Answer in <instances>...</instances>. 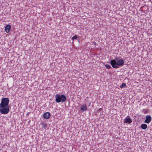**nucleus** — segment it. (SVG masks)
I'll use <instances>...</instances> for the list:
<instances>
[{
  "mask_svg": "<svg viewBox=\"0 0 152 152\" xmlns=\"http://www.w3.org/2000/svg\"><path fill=\"white\" fill-rule=\"evenodd\" d=\"M99 109V110H100L101 109Z\"/></svg>",
  "mask_w": 152,
  "mask_h": 152,
  "instance_id": "dca6fc26",
  "label": "nucleus"
},
{
  "mask_svg": "<svg viewBox=\"0 0 152 152\" xmlns=\"http://www.w3.org/2000/svg\"><path fill=\"white\" fill-rule=\"evenodd\" d=\"M142 112L144 114H145L148 113V111L146 109H143L142 110Z\"/></svg>",
  "mask_w": 152,
  "mask_h": 152,
  "instance_id": "4468645a",
  "label": "nucleus"
},
{
  "mask_svg": "<svg viewBox=\"0 0 152 152\" xmlns=\"http://www.w3.org/2000/svg\"><path fill=\"white\" fill-rule=\"evenodd\" d=\"M9 102V99L7 98H3L1 100L0 104V108L7 107Z\"/></svg>",
  "mask_w": 152,
  "mask_h": 152,
  "instance_id": "7ed1b4c3",
  "label": "nucleus"
},
{
  "mask_svg": "<svg viewBox=\"0 0 152 152\" xmlns=\"http://www.w3.org/2000/svg\"><path fill=\"white\" fill-rule=\"evenodd\" d=\"M132 122V119L129 116L126 117L124 121V123H128L129 124L131 123Z\"/></svg>",
  "mask_w": 152,
  "mask_h": 152,
  "instance_id": "39448f33",
  "label": "nucleus"
},
{
  "mask_svg": "<svg viewBox=\"0 0 152 152\" xmlns=\"http://www.w3.org/2000/svg\"><path fill=\"white\" fill-rule=\"evenodd\" d=\"M140 127L142 129L145 130L147 128L148 126L147 124H143L141 125Z\"/></svg>",
  "mask_w": 152,
  "mask_h": 152,
  "instance_id": "9d476101",
  "label": "nucleus"
},
{
  "mask_svg": "<svg viewBox=\"0 0 152 152\" xmlns=\"http://www.w3.org/2000/svg\"><path fill=\"white\" fill-rule=\"evenodd\" d=\"M55 101L57 103H59L61 102H65L66 100V96L64 94H57L55 96Z\"/></svg>",
  "mask_w": 152,
  "mask_h": 152,
  "instance_id": "f03ea898",
  "label": "nucleus"
},
{
  "mask_svg": "<svg viewBox=\"0 0 152 152\" xmlns=\"http://www.w3.org/2000/svg\"><path fill=\"white\" fill-rule=\"evenodd\" d=\"M43 117L46 119L49 118L50 117V113L47 112L44 113L43 114Z\"/></svg>",
  "mask_w": 152,
  "mask_h": 152,
  "instance_id": "0eeeda50",
  "label": "nucleus"
},
{
  "mask_svg": "<svg viewBox=\"0 0 152 152\" xmlns=\"http://www.w3.org/2000/svg\"><path fill=\"white\" fill-rule=\"evenodd\" d=\"M126 86V84L125 83H123L120 86V88H123L125 87Z\"/></svg>",
  "mask_w": 152,
  "mask_h": 152,
  "instance_id": "ddd939ff",
  "label": "nucleus"
},
{
  "mask_svg": "<svg viewBox=\"0 0 152 152\" xmlns=\"http://www.w3.org/2000/svg\"><path fill=\"white\" fill-rule=\"evenodd\" d=\"M11 28V26L10 25H6L5 28V30L7 33H9Z\"/></svg>",
  "mask_w": 152,
  "mask_h": 152,
  "instance_id": "1a4fd4ad",
  "label": "nucleus"
},
{
  "mask_svg": "<svg viewBox=\"0 0 152 152\" xmlns=\"http://www.w3.org/2000/svg\"><path fill=\"white\" fill-rule=\"evenodd\" d=\"M151 117L150 115H147L146 116V119L144 121V122L148 124L151 121Z\"/></svg>",
  "mask_w": 152,
  "mask_h": 152,
  "instance_id": "423d86ee",
  "label": "nucleus"
},
{
  "mask_svg": "<svg viewBox=\"0 0 152 152\" xmlns=\"http://www.w3.org/2000/svg\"><path fill=\"white\" fill-rule=\"evenodd\" d=\"M110 64L113 68H118L119 66H123L124 62V60L121 57L116 56L114 59L111 60Z\"/></svg>",
  "mask_w": 152,
  "mask_h": 152,
  "instance_id": "f257e3e1",
  "label": "nucleus"
},
{
  "mask_svg": "<svg viewBox=\"0 0 152 152\" xmlns=\"http://www.w3.org/2000/svg\"><path fill=\"white\" fill-rule=\"evenodd\" d=\"M105 67L108 69H109L111 68L110 65L109 64L105 65Z\"/></svg>",
  "mask_w": 152,
  "mask_h": 152,
  "instance_id": "2eb2a0df",
  "label": "nucleus"
},
{
  "mask_svg": "<svg viewBox=\"0 0 152 152\" xmlns=\"http://www.w3.org/2000/svg\"><path fill=\"white\" fill-rule=\"evenodd\" d=\"M10 109L8 107L0 108V112L2 114H6L8 113Z\"/></svg>",
  "mask_w": 152,
  "mask_h": 152,
  "instance_id": "20e7f679",
  "label": "nucleus"
},
{
  "mask_svg": "<svg viewBox=\"0 0 152 152\" xmlns=\"http://www.w3.org/2000/svg\"><path fill=\"white\" fill-rule=\"evenodd\" d=\"M41 125L42 126V128H44V129H45L47 126V124L45 123H42L41 124Z\"/></svg>",
  "mask_w": 152,
  "mask_h": 152,
  "instance_id": "9b49d317",
  "label": "nucleus"
},
{
  "mask_svg": "<svg viewBox=\"0 0 152 152\" xmlns=\"http://www.w3.org/2000/svg\"><path fill=\"white\" fill-rule=\"evenodd\" d=\"M80 109L81 112L86 111L87 110V108L86 104H83L80 107Z\"/></svg>",
  "mask_w": 152,
  "mask_h": 152,
  "instance_id": "6e6552de",
  "label": "nucleus"
},
{
  "mask_svg": "<svg viewBox=\"0 0 152 152\" xmlns=\"http://www.w3.org/2000/svg\"><path fill=\"white\" fill-rule=\"evenodd\" d=\"M78 38V37L77 36V35H75L72 37V40L73 41L75 39H77Z\"/></svg>",
  "mask_w": 152,
  "mask_h": 152,
  "instance_id": "f8f14e48",
  "label": "nucleus"
}]
</instances>
